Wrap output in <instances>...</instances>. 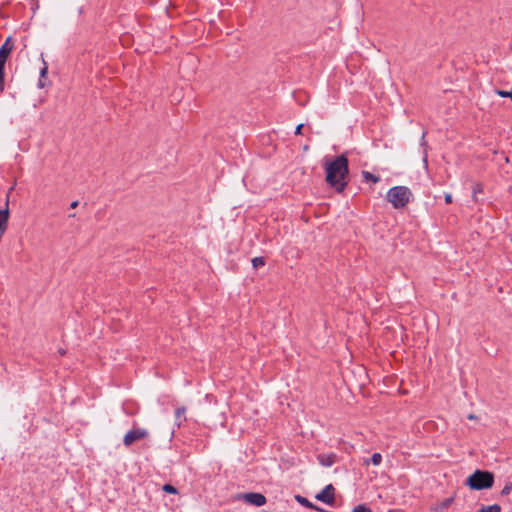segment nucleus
I'll list each match as a JSON object with an SVG mask.
<instances>
[{"label":"nucleus","mask_w":512,"mask_h":512,"mask_svg":"<svg viewBox=\"0 0 512 512\" xmlns=\"http://www.w3.org/2000/svg\"><path fill=\"white\" fill-rule=\"evenodd\" d=\"M326 181L335 188L337 192H342L348 184V159L345 155L337 156L333 161L326 163Z\"/></svg>","instance_id":"1"},{"label":"nucleus","mask_w":512,"mask_h":512,"mask_svg":"<svg viewBox=\"0 0 512 512\" xmlns=\"http://www.w3.org/2000/svg\"><path fill=\"white\" fill-rule=\"evenodd\" d=\"M412 191L406 186H394L387 192L386 199L393 208L402 209L412 200Z\"/></svg>","instance_id":"2"},{"label":"nucleus","mask_w":512,"mask_h":512,"mask_svg":"<svg viewBox=\"0 0 512 512\" xmlns=\"http://www.w3.org/2000/svg\"><path fill=\"white\" fill-rule=\"evenodd\" d=\"M493 483V473L484 470H476L466 480V485L472 490L489 489L493 486Z\"/></svg>","instance_id":"3"},{"label":"nucleus","mask_w":512,"mask_h":512,"mask_svg":"<svg viewBox=\"0 0 512 512\" xmlns=\"http://www.w3.org/2000/svg\"><path fill=\"white\" fill-rule=\"evenodd\" d=\"M13 49L11 38H7L0 47V92L4 90L5 63Z\"/></svg>","instance_id":"4"},{"label":"nucleus","mask_w":512,"mask_h":512,"mask_svg":"<svg viewBox=\"0 0 512 512\" xmlns=\"http://www.w3.org/2000/svg\"><path fill=\"white\" fill-rule=\"evenodd\" d=\"M149 436V432L144 428H133L128 431L123 438V444L126 447L131 446L134 442L145 439Z\"/></svg>","instance_id":"5"},{"label":"nucleus","mask_w":512,"mask_h":512,"mask_svg":"<svg viewBox=\"0 0 512 512\" xmlns=\"http://www.w3.org/2000/svg\"><path fill=\"white\" fill-rule=\"evenodd\" d=\"M237 500H243L248 504L260 507L266 504V497L257 492L243 493L236 496Z\"/></svg>","instance_id":"6"},{"label":"nucleus","mask_w":512,"mask_h":512,"mask_svg":"<svg viewBox=\"0 0 512 512\" xmlns=\"http://www.w3.org/2000/svg\"><path fill=\"white\" fill-rule=\"evenodd\" d=\"M334 487L332 484H328L324 487V489H322L316 496L315 498L318 500V501H321L325 504H328V505H333L334 502H335V498H334Z\"/></svg>","instance_id":"7"},{"label":"nucleus","mask_w":512,"mask_h":512,"mask_svg":"<svg viewBox=\"0 0 512 512\" xmlns=\"http://www.w3.org/2000/svg\"><path fill=\"white\" fill-rule=\"evenodd\" d=\"M336 454L329 453V454H320L318 455V461L322 466L330 467L336 462Z\"/></svg>","instance_id":"8"},{"label":"nucleus","mask_w":512,"mask_h":512,"mask_svg":"<svg viewBox=\"0 0 512 512\" xmlns=\"http://www.w3.org/2000/svg\"><path fill=\"white\" fill-rule=\"evenodd\" d=\"M295 500L302 506L310 509H315L317 511H323L318 506L314 505L312 502H310L307 498L301 496V495H295Z\"/></svg>","instance_id":"9"},{"label":"nucleus","mask_w":512,"mask_h":512,"mask_svg":"<svg viewBox=\"0 0 512 512\" xmlns=\"http://www.w3.org/2000/svg\"><path fill=\"white\" fill-rule=\"evenodd\" d=\"M382 462V455L380 453H374L371 458H364L363 465L368 466L372 464L374 466H379Z\"/></svg>","instance_id":"10"},{"label":"nucleus","mask_w":512,"mask_h":512,"mask_svg":"<svg viewBox=\"0 0 512 512\" xmlns=\"http://www.w3.org/2000/svg\"><path fill=\"white\" fill-rule=\"evenodd\" d=\"M186 409L184 407L177 408L175 411V424L180 427L185 418Z\"/></svg>","instance_id":"11"},{"label":"nucleus","mask_w":512,"mask_h":512,"mask_svg":"<svg viewBox=\"0 0 512 512\" xmlns=\"http://www.w3.org/2000/svg\"><path fill=\"white\" fill-rule=\"evenodd\" d=\"M363 178L365 181H371L373 183H377L380 181V177L372 174L369 171H363L362 172Z\"/></svg>","instance_id":"12"},{"label":"nucleus","mask_w":512,"mask_h":512,"mask_svg":"<svg viewBox=\"0 0 512 512\" xmlns=\"http://www.w3.org/2000/svg\"><path fill=\"white\" fill-rule=\"evenodd\" d=\"M477 512H501V507L498 504H493L489 506H484Z\"/></svg>","instance_id":"13"},{"label":"nucleus","mask_w":512,"mask_h":512,"mask_svg":"<svg viewBox=\"0 0 512 512\" xmlns=\"http://www.w3.org/2000/svg\"><path fill=\"white\" fill-rule=\"evenodd\" d=\"M265 265V260L263 257H255L252 259V266L254 269H258Z\"/></svg>","instance_id":"14"},{"label":"nucleus","mask_w":512,"mask_h":512,"mask_svg":"<svg viewBox=\"0 0 512 512\" xmlns=\"http://www.w3.org/2000/svg\"><path fill=\"white\" fill-rule=\"evenodd\" d=\"M512 491V482H507L501 490V495H508Z\"/></svg>","instance_id":"15"},{"label":"nucleus","mask_w":512,"mask_h":512,"mask_svg":"<svg viewBox=\"0 0 512 512\" xmlns=\"http://www.w3.org/2000/svg\"><path fill=\"white\" fill-rule=\"evenodd\" d=\"M163 490L165 492H167V493H170V494H176L177 493V489L174 486L170 485V484H165L163 486Z\"/></svg>","instance_id":"16"},{"label":"nucleus","mask_w":512,"mask_h":512,"mask_svg":"<svg viewBox=\"0 0 512 512\" xmlns=\"http://www.w3.org/2000/svg\"><path fill=\"white\" fill-rule=\"evenodd\" d=\"M353 512H372V511L365 505H358L353 509Z\"/></svg>","instance_id":"17"},{"label":"nucleus","mask_w":512,"mask_h":512,"mask_svg":"<svg viewBox=\"0 0 512 512\" xmlns=\"http://www.w3.org/2000/svg\"><path fill=\"white\" fill-rule=\"evenodd\" d=\"M453 499L452 498H448V499H445L442 503H441V509H446L448 508L451 503H452Z\"/></svg>","instance_id":"18"},{"label":"nucleus","mask_w":512,"mask_h":512,"mask_svg":"<svg viewBox=\"0 0 512 512\" xmlns=\"http://www.w3.org/2000/svg\"><path fill=\"white\" fill-rule=\"evenodd\" d=\"M445 202L447 204L452 203V195L450 193L445 194Z\"/></svg>","instance_id":"19"},{"label":"nucleus","mask_w":512,"mask_h":512,"mask_svg":"<svg viewBox=\"0 0 512 512\" xmlns=\"http://www.w3.org/2000/svg\"><path fill=\"white\" fill-rule=\"evenodd\" d=\"M47 71H48V67L45 64L44 67L40 71V76L44 77L47 74Z\"/></svg>","instance_id":"20"},{"label":"nucleus","mask_w":512,"mask_h":512,"mask_svg":"<svg viewBox=\"0 0 512 512\" xmlns=\"http://www.w3.org/2000/svg\"><path fill=\"white\" fill-rule=\"evenodd\" d=\"M303 124H299L295 129V134L299 135L302 133Z\"/></svg>","instance_id":"21"},{"label":"nucleus","mask_w":512,"mask_h":512,"mask_svg":"<svg viewBox=\"0 0 512 512\" xmlns=\"http://www.w3.org/2000/svg\"><path fill=\"white\" fill-rule=\"evenodd\" d=\"M481 186L479 184L475 185L474 188H473V194L474 196L476 195V193L478 192H481Z\"/></svg>","instance_id":"22"},{"label":"nucleus","mask_w":512,"mask_h":512,"mask_svg":"<svg viewBox=\"0 0 512 512\" xmlns=\"http://www.w3.org/2000/svg\"><path fill=\"white\" fill-rule=\"evenodd\" d=\"M79 202L78 201H73L71 204H70V208L71 209H75L77 206H78Z\"/></svg>","instance_id":"23"},{"label":"nucleus","mask_w":512,"mask_h":512,"mask_svg":"<svg viewBox=\"0 0 512 512\" xmlns=\"http://www.w3.org/2000/svg\"><path fill=\"white\" fill-rule=\"evenodd\" d=\"M468 419L469 420H474V419H476V416L473 415V414H470V415H468Z\"/></svg>","instance_id":"24"},{"label":"nucleus","mask_w":512,"mask_h":512,"mask_svg":"<svg viewBox=\"0 0 512 512\" xmlns=\"http://www.w3.org/2000/svg\"><path fill=\"white\" fill-rule=\"evenodd\" d=\"M38 86H39L40 88H42L44 85L42 84V82H41V81H39Z\"/></svg>","instance_id":"25"}]
</instances>
